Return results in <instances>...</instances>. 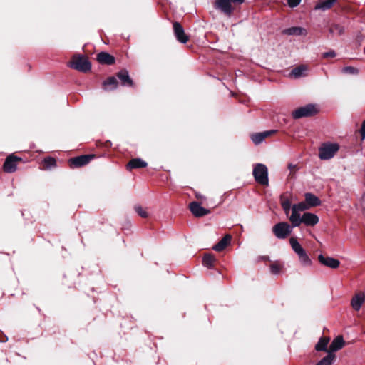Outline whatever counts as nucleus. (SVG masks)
Returning <instances> with one entry per match:
<instances>
[{"label":"nucleus","mask_w":365,"mask_h":365,"mask_svg":"<svg viewBox=\"0 0 365 365\" xmlns=\"http://www.w3.org/2000/svg\"><path fill=\"white\" fill-rule=\"evenodd\" d=\"M289 243L292 249L297 255L299 262L304 267H308L312 264V260L307 254L304 249L299 243L296 237H292L289 238Z\"/></svg>","instance_id":"obj_1"},{"label":"nucleus","mask_w":365,"mask_h":365,"mask_svg":"<svg viewBox=\"0 0 365 365\" xmlns=\"http://www.w3.org/2000/svg\"><path fill=\"white\" fill-rule=\"evenodd\" d=\"M252 175L255 180L259 184L264 186L269 185L268 169L264 164L257 163L254 165Z\"/></svg>","instance_id":"obj_2"},{"label":"nucleus","mask_w":365,"mask_h":365,"mask_svg":"<svg viewBox=\"0 0 365 365\" xmlns=\"http://www.w3.org/2000/svg\"><path fill=\"white\" fill-rule=\"evenodd\" d=\"M317 113V109L314 104H307L299 107L292 111V116L294 119H299L305 117H310Z\"/></svg>","instance_id":"obj_3"},{"label":"nucleus","mask_w":365,"mask_h":365,"mask_svg":"<svg viewBox=\"0 0 365 365\" xmlns=\"http://www.w3.org/2000/svg\"><path fill=\"white\" fill-rule=\"evenodd\" d=\"M339 148L336 143H324L319 149V157L321 160H329L334 156Z\"/></svg>","instance_id":"obj_4"},{"label":"nucleus","mask_w":365,"mask_h":365,"mask_svg":"<svg viewBox=\"0 0 365 365\" xmlns=\"http://www.w3.org/2000/svg\"><path fill=\"white\" fill-rule=\"evenodd\" d=\"M68 66L81 72H87L91 70L90 61L83 56H78L68 63Z\"/></svg>","instance_id":"obj_5"},{"label":"nucleus","mask_w":365,"mask_h":365,"mask_svg":"<svg viewBox=\"0 0 365 365\" xmlns=\"http://www.w3.org/2000/svg\"><path fill=\"white\" fill-rule=\"evenodd\" d=\"M293 227L287 222H279L273 226L272 232L278 239H284L292 232Z\"/></svg>","instance_id":"obj_6"},{"label":"nucleus","mask_w":365,"mask_h":365,"mask_svg":"<svg viewBox=\"0 0 365 365\" xmlns=\"http://www.w3.org/2000/svg\"><path fill=\"white\" fill-rule=\"evenodd\" d=\"M215 8L228 16L232 15L234 10L230 0H216Z\"/></svg>","instance_id":"obj_7"},{"label":"nucleus","mask_w":365,"mask_h":365,"mask_svg":"<svg viewBox=\"0 0 365 365\" xmlns=\"http://www.w3.org/2000/svg\"><path fill=\"white\" fill-rule=\"evenodd\" d=\"M21 158L11 155L8 156L3 165L4 170L6 173H11L16 170L17 168V163L21 161Z\"/></svg>","instance_id":"obj_8"},{"label":"nucleus","mask_w":365,"mask_h":365,"mask_svg":"<svg viewBox=\"0 0 365 365\" xmlns=\"http://www.w3.org/2000/svg\"><path fill=\"white\" fill-rule=\"evenodd\" d=\"M93 155H80L69 160V165L71 168H78L87 165L93 158Z\"/></svg>","instance_id":"obj_9"},{"label":"nucleus","mask_w":365,"mask_h":365,"mask_svg":"<svg viewBox=\"0 0 365 365\" xmlns=\"http://www.w3.org/2000/svg\"><path fill=\"white\" fill-rule=\"evenodd\" d=\"M173 31L176 39L182 43H185L188 41V36L185 34L182 25L179 22H174L173 24Z\"/></svg>","instance_id":"obj_10"},{"label":"nucleus","mask_w":365,"mask_h":365,"mask_svg":"<svg viewBox=\"0 0 365 365\" xmlns=\"http://www.w3.org/2000/svg\"><path fill=\"white\" fill-rule=\"evenodd\" d=\"M319 262L324 266L331 269H336L340 265V262L331 257H325L322 254L318 256Z\"/></svg>","instance_id":"obj_11"},{"label":"nucleus","mask_w":365,"mask_h":365,"mask_svg":"<svg viewBox=\"0 0 365 365\" xmlns=\"http://www.w3.org/2000/svg\"><path fill=\"white\" fill-rule=\"evenodd\" d=\"M189 207L193 215L197 217H203L205 215H208L210 212L209 210L202 207L200 204L197 202H192L191 203H190Z\"/></svg>","instance_id":"obj_12"},{"label":"nucleus","mask_w":365,"mask_h":365,"mask_svg":"<svg viewBox=\"0 0 365 365\" xmlns=\"http://www.w3.org/2000/svg\"><path fill=\"white\" fill-rule=\"evenodd\" d=\"M275 130H267L262 133H256L251 135V139L255 145L260 144L266 138L275 133Z\"/></svg>","instance_id":"obj_13"},{"label":"nucleus","mask_w":365,"mask_h":365,"mask_svg":"<svg viewBox=\"0 0 365 365\" xmlns=\"http://www.w3.org/2000/svg\"><path fill=\"white\" fill-rule=\"evenodd\" d=\"M365 302V294L363 292L355 294L351 300V305L355 311H359Z\"/></svg>","instance_id":"obj_14"},{"label":"nucleus","mask_w":365,"mask_h":365,"mask_svg":"<svg viewBox=\"0 0 365 365\" xmlns=\"http://www.w3.org/2000/svg\"><path fill=\"white\" fill-rule=\"evenodd\" d=\"M319 217L317 215L311 212H305L302 215V223L307 226H314L319 222Z\"/></svg>","instance_id":"obj_15"},{"label":"nucleus","mask_w":365,"mask_h":365,"mask_svg":"<svg viewBox=\"0 0 365 365\" xmlns=\"http://www.w3.org/2000/svg\"><path fill=\"white\" fill-rule=\"evenodd\" d=\"M282 34L288 36H306L307 31L303 27L293 26L284 29Z\"/></svg>","instance_id":"obj_16"},{"label":"nucleus","mask_w":365,"mask_h":365,"mask_svg":"<svg viewBox=\"0 0 365 365\" xmlns=\"http://www.w3.org/2000/svg\"><path fill=\"white\" fill-rule=\"evenodd\" d=\"M97 60L99 63L106 65H112L115 63V58L107 52L99 53Z\"/></svg>","instance_id":"obj_17"},{"label":"nucleus","mask_w":365,"mask_h":365,"mask_svg":"<svg viewBox=\"0 0 365 365\" xmlns=\"http://www.w3.org/2000/svg\"><path fill=\"white\" fill-rule=\"evenodd\" d=\"M117 76L120 80L123 86H133V81L130 78L128 71L127 70H121L118 73Z\"/></svg>","instance_id":"obj_18"},{"label":"nucleus","mask_w":365,"mask_h":365,"mask_svg":"<svg viewBox=\"0 0 365 365\" xmlns=\"http://www.w3.org/2000/svg\"><path fill=\"white\" fill-rule=\"evenodd\" d=\"M305 202L309 206V208L321 205V200L319 198L310 192L305 194Z\"/></svg>","instance_id":"obj_19"},{"label":"nucleus","mask_w":365,"mask_h":365,"mask_svg":"<svg viewBox=\"0 0 365 365\" xmlns=\"http://www.w3.org/2000/svg\"><path fill=\"white\" fill-rule=\"evenodd\" d=\"M344 345V341L342 336L336 337L329 346V353L335 352L341 349Z\"/></svg>","instance_id":"obj_20"},{"label":"nucleus","mask_w":365,"mask_h":365,"mask_svg":"<svg viewBox=\"0 0 365 365\" xmlns=\"http://www.w3.org/2000/svg\"><path fill=\"white\" fill-rule=\"evenodd\" d=\"M337 0H319L315 5V10L327 11L331 9Z\"/></svg>","instance_id":"obj_21"},{"label":"nucleus","mask_w":365,"mask_h":365,"mask_svg":"<svg viewBox=\"0 0 365 365\" xmlns=\"http://www.w3.org/2000/svg\"><path fill=\"white\" fill-rule=\"evenodd\" d=\"M147 165V163L141 158H134L130 160L127 164V169L131 170L134 168H145Z\"/></svg>","instance_id":"obj_22"},{"label":"nucleus","mask_w":365,"mask_h":365,"mask_svg":"<svg viewBox=\"0 0 365 365\" xmlns=\"http://www.w3.org/2000/svg\"><path fill=\"white\" fill-rule=\"evenodd\" d=\"M302 220V216L300 215V212L295 210H292V214L289 217V221L293 227H299Z\"/></svg>","instance_id":"obj_23"},{"label":"nucleus","mask_w":365,"mask_h":365,"mask_svg":"<svg viewBox=\"0 0 365 365\" xmlns=\"http://www.w3.org/2000/svg\"><path fill=\"white\" fill-rule=\"evenodd\" d=\"M231 240V236L229 235H225L222 238L218 243L213 246V250L217 252L222 251Z\"/></svg>","instance_id":"obj_24"},{"label":"nucleus","mask_w":365,"mask_h":365,"mask_svg":"<svg viewBox=\"0 0 365 365\" xmlns=\"http://www.w3.org/2000/svg\"><path fill=\"white\" fill-rule=\"evenodd\" d=\"M329 31L332 35L341 36L344 32V27L340 24H334L330 26Z\"/></svg>","instance_id":"obj_25"},{"label":"nucleus","mask_w":365,"mask_h":365,"mask_svg":"<svg viewBox=\"0 0 365 365\" xmlns=\"http://www.w3.org/2000/svg\"><path fill=\"white\" fill-rule=\"evenodd\" d=\"M118 82L115 77H109L107 80L103 81V86L106 90H112L117 87Z\"/></svg>","instance_id":"obj_26"},{"label":"nucleus","mask_w":365,"mask_h":365,"mask_svg":"<svg viewBox=\"0 0 365 365\" xmlns=\"http://www.w3.org/2000/svg\"><path fill=\"white\" fill-rule=\"evenodd\" d=\"M307 71V67L304 66H299L294 68H293L290 73V76L294 77L295 78H298L304 75L305 71Z\"/></svg>","instance_id":"obj_27"},{"label":"nucleus","mask_w":365,"mask_h":365,"mask_svg":"<svg viewBox=\"0 0 365 365\" xmlns=\"http://www.w3.org/2000/svg\"><path fill=\"white\" fill-rule=\"evenodd\" d=\"M335 355L329 353L326 356L322 359L316 365H331L334 362Z\"/></svg>","instance_id":"obj_28"},{"label":"nucleus","mask_w":365,"mask_h":365,"mask_svg":"<svg viewBox=\"0 0 365 365\" xmlns=\"http://www.w3.org/2000/svg\"><path fill=\"white\" fill-rule=\"evenodd\" d=\"M280 200L282 207L284 212L286 213V215H287L292 207L291 202L289 200L288 198H286L284 195L281 196Z\"/></svg>","instance_id":"obj_29"},{"label":"nucleus","mask_w":365,"mask_h":365,"mask_svg":"<svg viewBox=\"0 0 365 365\" xmlns=\"http://www.w3.org/2000/svg\"><path fill=\"white\" fill-rule=\"evenodd\" d=\"M329 341V338H321L315 346L316 350L326 351Z\"/></svg>","instance_id":"obj_30"},{"label":"nucleus","mask_w":365,"mask_h":365,"mask_svg":"<svg viewBox=\"0 0 365 365\" xmlns=\"http://www.w3.org/2000/svg\"><path fill=\"white\" fill-rule=\"evenodd\" d=\"M215 259L213 255L210 254L205 255L202 259V264L207 268H211L213 266V263Z\"/></svg>","instance_id":"obj_31"},{"label":"nucleus","mask_w":365,"mask_h":365,"mask_svg":"<svg viewBox=\"0 0 365 365\" xmlns=\"http://www.w3.org/2000/svg\"><path fill=\"white\" fill-rule=\"evenodd\" d=\"M43 163L46 169H51L56 165V161L55 158L52 157L45 158L43 160Z\"/></svg>","instance_id":"obj_32"},{"label":"nucleus","mask_w":365,"mask_h":365,"mask_svg":"<svg viewBox=\"0 0 365 365\" xmlns=\"http://www.w3.org/2000/svg\"><path fill=\"white\" fill-rule=\"evenodd\" d=\"M309 209V206L306 204L305 202H301L297 204H294L292 207V210H295L297 212H302Z\"/></svg>","instance_id":"obj_33"},{"label":"nucleus","mask_w":365,"mask_h":365,"mask_svg":"<svg viewBox=\"0 0 365 365\" xmlns=\"http://www.w3.org/2000/svg\"><path fill=\"white\" fill-rule=\"evenodd\" d=\"M281 269H282V266L277 263L272 264L270 266V270L273 274H279Z\"/></svg>","instance_id":"obj_34"},{"label":"nucleus","mask_w":365,"mask_h":365,"mask_svg":"<svg viewBox=\"0 0 365 365\" xmlns=\"http://www.w3.org/2000/svg\"><path fill=\"white\" fill-rule=\"evenodd\" d=\"M135 210L141 217L146 218L148 216L147 212L141 206H135Z\"/></svg>","instance_id":"obj_35"},{"label":"nucleus","mask_w":365,"mask_h":365,"mask_svg":"<svg viewBox=\"0 0 365 365\" xmlns=\"http://www.w3.org/2000/svg\"><path fill=\"white\" fill-rule=\"evenodd\" d=\"M343 72L346 73L356 75V74H358L359 71L357 68H354L352 66H347V67H344L343 68Z\"/></svg>","instance_id":"obj_36"},{"label":"nucleus","mask_w":365,"mask_h":365,"mask_svg":"<svg viewBox=\"0 0 365 365\" xmlns=\"http://www.w3.org/2000/svg\"><path fill=\"white\" fill-rule=\"evenodd\" d=\"M287 1L288 6L291 8H294V7L297 6L301 2V0H287Z\"/></svg>","instance_id":"obj_37"},{"label":"nucleus","mask_w":365,"mask_h":365,"mask_svg":"<svg viewBox=\"0 0 365 365\" xmlns=\"http://www.w3.org/2000/svg\"><path fill=\"white\" fill-rule=\"evenodd\" d=\"M336 56V53L334 51H330L323 53L324 58H334Z\"/></svg>","instance_id":"obj_38"},{"label":"nucleus","mask_w":365,"mask_h":365,"mask_svg":"<svg viewBox=\"0 0 365 365\" xmlns=\"http://www.w3.org/2000/svg\"><path fill=\"white\" fill-rule=\"evenodd\" d=\"M288 169L292 172V173H294L296 172L297 170H299V168L297 166V164H293V163H289L288 164Z\"/></svg>","instance_id":"obj_39"},{"label":"nucleus","mask_w":365,"mask_h":365,"mask_svg":"<svg viewBox=\"0 0 365 365\" xmlns=\"http://www.w3.org/2000/svg\"><path fill=\"white\" fill-rule=\"evenodd\" d=\"M361 139H365V120L362 123L361 128Z\"/></svg>","instance_id":"obj_40"},{"label":"nucleus","mask_w":365,"mask_h":365,"mask_svg":"<svg viewBox=\"0 0 365 365\" xmlns=\"http://www.w3.org/2000/svg\"><path fill=\"white\" fill-rule=\"evenodd\" d=\"M230 1L231 2V4H233L235 5H240V4H242L245 0H230Z\"/></svg>","instance_id":"obj_41"}]
</instances>
